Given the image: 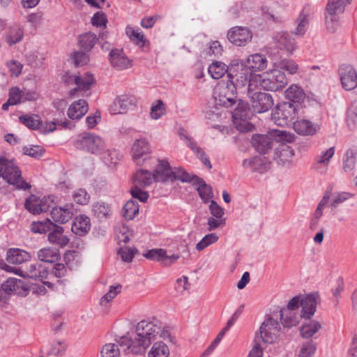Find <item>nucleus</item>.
Returning <instances> with one entry per match:
<instances>
[{
  "label": "nucleus",
  "instance_id": "1",
  "mask_svg": "<svg viewBox=\"0 0 357 357\" xmlns=\"http://www.w3.org/2000/svg\"><path fill=\"white\" fill-rule=\"evenodd\" d=\"M167 333L163 330L160 322L154 323L142 320L135 327V337L134 339L122 337L119 341V346L128 353L135 354H143L146 348L151 344L155 337L159 335L165 337Z\"/></svg>",
  "mask_w": 357,
  "mask_h": 357
},
{
  "label": "nucleus",
  "instance_id": "2",
  "mask_svg": "<svg viewBox=\"0 0 357 357\" xmlns=\"http://www.w3.org/2000/svg\"><path fill=\"white\" fill-rule=\"evenodd\" d=\"M1 268L8 272L14 273L24 278H29L38 280L48 287L52 285L51 282L44 280L47 277L48 271L43 264L39 263L25 264L20 267H13L4 264L1 266Z\"/></svg>",
  "mask_w": 357,
  "mask_h": 357
},
{
  "label": "nucleus",
  "instance_id": "3",
  "mask_svg": "<svg viewBox=\"0 0 357 357\" xmlns=\"http://www.w3.org/2000/svg\"><path fill=\"white\" fill-rule=\"evenodd\" d=\"M0 177L19 189L28 190L31 185L22 178V172L13 160L0 157Z\"/></svg>",
  "mask_w": 357,
  "mask_h": 357
},
{
  "label": "nucleus",
  "instance_id": "4",
  "mask_svg": "<svg viewBox=\"0 0 357 357\" xmlns=\"http://www.w3.org/2000/svg\"><path fill=\"white\" fill-rule=\"evenodd\" d=\"M255 79L262 89L273 91L281 90L288 82L284 73L278 69L271 70L262 75H255Z\"/></svg>",
  "mask_w": 357,
  "mask_h": 357
},
{
  "label": "nucleus",
  "instance_id": "5",
  "mask_svg": "<svg viewBox=\"0 0 357 357\" xmlns=\"http://www.w3.org/2000/svg\"><path fill=\"white\" fill-rule=\"evenodd\" d=\"M238 88L245 86L247 83L254 84L256 82L255 75L252 76V70L243 61L233 62L229 66V80Z\"/></svg>",
  "mask_w": 357,
  "mask_h": 357
},
{
  "label": "nucleus",
  "instance_id": "6",
  "mask_svg": "<svg viewBox=\"0 0 357 357\" xmlns=\"http://www.w3.org/2000/svg\"><path fill=\"white\" fill-rule=\"evenodd\" d=\"M237 86L228 81L218 83L213 91V98L216 105L229 108L237 101Z\"/></svg>",
  "mask_w": 357,
  "mask_h": 357
},
{
  "label": "nucleus",
  "instance_id": "7",
  "mask_svg": "<svg viewBox=\"0 0 357 357\" xmlns=\"http://www.w3.org/2000/svg\"><path fill=\"white\" fill-rule=\"evenodd\" d=\"M300 107L298 105H294L290 102H280L271 114L272 120L276 125L281 127L291 125L297 117Z\"/></svg>",
  "mask_w": 357,
  "mask_h": 357
},
{
  "label": "nucleus",
  "instance_id": "8",
  "mask_svg": "<svg viewBox=\"0 0 357 357\" xmlns=\"http://www.w3.org/2000/svg\"><path fill=\"white\" fill-rule=\"evenodd\" d=\"M155 181H167L180 180L182 182L190 181V174L183 169H178L177 172L172 170L169 163L165 160H160L159 164L154 171Z\"/></svg>",
  "mask_w": 357,
  "mask_h": 357
},
{
  "label": "nucleus",
  "instance_id": "9",
  "mask_svg": "<svg viewBox=\"0 0 357 357\" xmlns=\"http://www.w3.org/2000/svg\"><path fill=\"white\" fill-rule=\"evenodd\" d=\"M76 148L93 154H102L106 148L104 140L98 135L84 132L75 142Z\"/></svg>",
  "mask_w": 357,
  "mask_h": 357
},
{
  "label": "nucleus",
  "instance_id": "10",
  "mask_svg": "<svg viewBox=\"0 0 357 357\" xmlns=\"http://www.w3.org/2000/svg\"><path fill=\"white\" fill-rule=\"evenodd\" d=\"M248 91L255 112L264 113L272 108L273 100L271 94L265 92H255L252 84L248 85Z\"/></svg>",
  "mask_w": 357,
  "mask_h": 357
},
{
  "label": "nucleus",
  "instance_id": "11",
  "mask_svg": "<svg viewBox=\"0 0 357 357\" xmlns=\"http://www.w3.org/2000/svg\"><path fill=\"white\" fill-rule=\"evenodd\" d=\"M281 327L279 321L273 317H268L262 322L258 338L264 343L273 344L280 336Z\"/></svg>",
  "mask_w": 357,
  "mask_h": 357
},
{
  "label": "nucleus",
  "instance_id": "12",
  "mask_svg": "<svg viewBox=\"0 0 357 357\" xmlns=\"http://www.w3.org/2000/svg\"><path fill=\"white\" fill-rule=\"evenodd\" d=\"M132 157L138 166H142L151 158V149L145 139H136L132 146Z\"/></svg>",
  "mask_w": 357,
  "mask_h": 357
},
{
  "label": "nucleus",
  "instance_id": "13",
  "mask_svg": "<svg viewBox=\"0 0 357 357\" xmlns=\"http://www.w3.org/2000/svg\"><path fill=\"white\" fill-rule=\"evenodd\" d=\"M229 40L236 46H245L252 40V31L244 26H234L227 33Z\"/></svg>",
  "mask_w": 357,
  "mask_h": 357
},
{
  "label": "nucleus",
  "instance_id": "14",
  "mask_svg": "<svg viewBox=\"0 0 357 357\" xmlns=\"http://www.w3.org/2000/svg\"><path fill=\"white\" fill-rule=\"evenodd\" d=\"M338 73L344 89L351 91L357 86V73L352 66L343 64L339 68Z\"/></svg>",
  "mask_w": 357,
  "mask_h": 357
},
{
  "label": "nucleus",
  "instance_id": "15",
  "mask_svg": "<svg viewBox=\"0 0 357 357\" xmlns=\"http://www.w3.org/2000/svg\"><path fill=\"white\" fill-rule=\"evenodd\" d=\"M179 135L181 139L185 142L187 145L195 153L197 157L202 161L203 165L208 169H211L212 168V165L209 159L206 156L204 151L197 145V142L192 137H190L188 135L187 132L183 128L179 130Z\"/></svg>",
  "mask_w": 357,
  "mask_h": 357
},
{
  "label": "nucleus",
  "instance_id": "16",
  "mask_svg": "<svg viewBox=\"0 0 357 357\" xmlns=\"http://www.w3.org/2000/svg\"><path fill=\"white\" fill-rule=\"evenodd\" d=\"M109 60L112 67L118 70H124L132 66V60L124 54L122 49H113L109 54Z\"/></svg>",
  "mask_w": 357,
  "mask_h": 357
},
{
  "label": "nucleus",
  "instance_id": "17",
  "mask_svg": "<svg viewBox=\"0 0 357 357\" xmlns=\"http://www.w3.org/2000/svg\"><path fill=\"white\" fill-rule=\"evenodd\" d=\"M135 104V98L128 95L118 96L109 106L112 114H119L126 112L129 108Z\"/></svg>",
  "mask_w": 357,
  "mask_h": 357
},
{
  "label": "nucleus",
  "instance_id": "18",
  "mask_svg": "<svg viewBox=\"0 0 357 357\" xmlns=\"http://www.w3.org/2000/svg\"><path fill=\"white\" fill-rule=\"evenodd\" d=\"M73 81L74 84L77 85V87L73 89L69 92V96L72 98L78 91H88L95 83L93 75L90 73H86L83 75H75Z\"/></svg>",
  "mask_w": 357,
  "mask_h": 357
},
{
  "label": "nucleus",
  "instance_id": "19",
  "mask_svg": "<svg viewBox=\"0 0 357 357\" xmlns=\"http://www.w3.org/2000/svg\"><path fill=\"white\" fill-rule=\"evenodd\" d=\"M276 46L291 54L296 49V43L294 38L286 32H278L274 37Z\"/></svg>",
  "mask_w": 357,
  "mask_h": 357
},
{
  "label": "nucleus",
  "instance_id": "20",
  "mask_svg": "<svg viewBox=\"0 0 357 357\" xmlns=\"http://www.w3.org/2000/svg\"><path fill=\"white\" fill-rule=\"evenodd\" d=\"M25 208L33 214H40L46 212L49 209L48 200L40 199L36 195H30L25 201Z\"/></svg>",
  "mask_w": 357,
  "mask_h": 357
},
{
  "label": "nucleus",
  "instance_id": "21",
  "mask_svg": "<svg viewBox=\"0 0 357 357\" xmlns=\"http://www.w3.org/2000/svg\"><path fill=\"white\" fill-rule=\"evenodd\" d=\"M318 296L310 294L301 298V305L302 310L301 316L303 318L310 319L314 314L317 310Z\"/></svg>",
  "mask_w": 357,
  "mask_h": 357
},
{
  "label": "nucleus",
  "instance_id": "22",
  "mask_svg": "<svg viewBox=\"0 0 357 357\" xmlns=\"http://www.w3.org/2000/svg\"><path fill=\"white\" fill-rule=\"evenodd\" d=\"M293 128L296 133L303 136L314 135L320 129L318 124L309 120L300 119L293 123Z\"/></svg>",
  "mask_w": 357,
  "mask_h": 357
},
{
  "label": "nucleus",
  "instance_id": "23",
  "mask_svg": "<svg viewBox=\"0 0 357 357\" xmlns=\"http://www.w3.org/2000/svg\"><path fill=\"white\" fill-rule=\"evenodd\" d=\"M22 281L16 278H8L0 285V301L6 302L9 296L17 292V289L21 286Z\"/></svg>",
  "mask_w": 357,
  "mask_h": 357
},
{
  "label": "nucleus",
  "instance_id": "24",
  "mask_svg": "<svg viewBox=\"0 0 357 357\" xmlns=\"http://www.w3.org/2000/svg\"><path fill=\"white\" fill-rule=\"evenodd\" d=\"M193 184H197V190L204 203H208L213 197L212 188L207 185L205 181L196 175H190V181Z\"/></svg>",
  "mask_w": 357,
  "mask_h": 357
},
{
  "label": "nucleus",
  "instance_id": "25",
  "mask_svg": "<svg viewBox=\"0 0 357 357\" xmlns=\"http://www.w3.org/2000/svg\"><path fill=\"white\" fill-rule=\"evenodd\" d=\"M274 139L272 135H256L252 137V144L260 153H267L273 146Z\"/></svg>",
  "mask_w": 357,
  "mask_h": 357
},
{
  "label": "nucleus",
  "instance_id": "26",
  "mask_svg": "<svg viewBox=\"0 0 357 357\" xmlns=\"http://www.w3.org/2000/svg\"><path fill=\"white\" fill-rule=\"evenodd\" d=\"M89 105L85 100L80 99L73 102L67 112L68 116L72 120L82 118L88 112Z\"/></svg>",
  "mask_w": 357,
  "mask_h": 357
},
{
  "label": "nucleus",
  "instance_id": "27",
  "mask_svg": "<svg viewBox=\"0 0 357 357\" xmlns=\"http://www.w3.org/2000/svg\"><path fill=\"white\" fill-rule=\"evenodd\" d=\"M63 231L62 227L54 224L47 236L49 242L61 248L67 245L69 238L63 234Z\"/></svg>",
  "mask_w": 357,
  "mask_h": 357
},
{
  "label": "nucleus",
  "instance_id": "28",
  "mask_svg": "<svg viewBox=\"0 0 357 357\" xmlns=\"http://www.w3.org/2000/svg\"><path fill=\"white\" fill-rule=\"evenodd\" d=\"M91 228V222L89 217L81 215L76 217L72 225V231L77 236H84Z\"/></svg>",
  "mask_w": 357,
  "mask_h": 357
},
{
  "label": "nucleus",
  "instance_id": "29",
  "mask_svg": "<svg viewBox=\"0 0 357 357\" xmlns=\"http://www.w3.org/2000/svg\"><path fill=\"white\" fill-rule=\"evenodd\" d=\"M285 97L287 99L292 102L294 105H298L301 107V103L303 102L305 98V93L303 89L297 84H291L285 91Z\"/></svg>",
  "mask_w": 357,
  "mask_h": 357
},
{
  "label": "nucleus",
  "instance_id": "30",
  "mask_svg": "<svg viewBox=\"0 0 357 357\" xmlns=\"http://www.w3.org/2000/svg\"><path fill=\"white\" fill-rule=\"evenodd\" d=\"M301 317H302L297 311L289 310V308L280 310V319L284 327L289 328L296 326L299 323Z\"/></svg>",
  "mask_w": 357,
  "mask_h": 357
},
{
  "label": "nucleus",
  "instance_id": "31",
  "mask_svg": "<svg viewBox=\"0 0 357 357\" xmlns=\"http://www.w3.org/2000/svg\"><path fill=\"white\" fill-rule=\"evenodd\" d=\"M321 328V324L318 321L310 319L301 326V336L304 339H310Z\"/></svg>",
  "mask_w": 357,
  "mask_h": 357
},
{
  "label": "nucleus",
  "instance_id": "32",
  "mask_svg": "<svg viewBox=\"0 0 357 357\" xmlns=\"http://www.w3.org/2000/svg\"><path fill=\"white\" fill-rule=\"evenodd\" d=\"M155 181L154 174L147 170L139 169L133 176V185L146 188Z\"/></svg>",
  "mask_w": 357,
  "mask_h": 357
},
{
  "label": "nucleus",
  "instance_id": "33",
  "mask_svg": "<svg viewBox=\"0 0 357 357\" xmlns=\"http://www.w3.org/2000/svg\"><path fill=\"white\" fill-rule=\"evenodd\" d=\"M24 34V27L18 24L11 26L6 34V40L9 45H13L20 43Z\"/></svg>",
  "mask_w": 357,
  "mask_h": 357
},
{
  "label": "nucleus",
  "instance_id": "34",
  "mask_svg": "<svg viewBox=\"0 0 357 357\" xmlns=\"http://www.w3.org/2000/svg\"><path fill=\"white\" fill-rule=\"evenodd\" d=\"M30 258V255L24 250L17 248L10 249L7 252L6 260L9 264H22Z\"/></svg>",
  "mask_w": 357,
  "mask_h": 357
},
{
  "label": "nucleus",
  "instance_id": "35",
  "mask_svg": "<svg viewBox=\"0 0 357 357\" xmlns=\"http://www.w3.org/2000/svg\"><path fill=\"white\" fill-rule=\"evenodd\" d=\"M246 62L250 70H263L267 67L268 61L265 56L260 54H255L248 57Z\"/></svg>",
  "mask_w": 357,
  "mask_h": 357
},
{
  "label": "nucleus",
  "instance_id": "36",
  "mask_svg": "<svg viewBox=\"0 0 357 357\" xmlns=\"http://www.w3.org/2000/svg\"><path fill=\"white\" fill-rule=\"evenodd\" d=\"M38 258L42 261L52 264L60 259V255L55 248H45L38 252Z\"/></svg>",
  "mask_w": 357,
  "mask_h": 357
},
{
  "label": "nucleus",
  "instance_id": "37",
  "mask_svg": "<svg viewBox=\"0 0 357 357\" xmlns=\"http://www.w3.org/2000/svg\"><path fill=\"white\" fill-rule=\"evenodd\" d=\"M51 216L55 222L64 224L72 218L73 213L68 208L54 207L51 211Z\"/></svg>",
  "mask_w": 357,
  "mask_h": 357
},
{
  "label": "nucleus",
  "instance_id": "38",
  "mask_svg": "<svg viewBox=\"0 0 357 357\" xmlns=\"http://www.w3.org/2000/svg\"><path fill=\"white\" fill-rule=\"evenodd\" d=\"M309 20V13H306L305 10H303L295 22L296 27L291 33L297 36H303L308 28Z\"/></svg>",
  "mask_w": 357,
  "mask_h": 357
},
{
  "label": "nucleus",
  "instance_id": "39",
  "mask_svg": "<svg viewBox=\"0 0 357 357\" xmlns=\"http://www.w3.org/2000/svg\"><path fill=\"white\" fill-rule=\"evenodd\" d=\"M98 41L97 36L91 32L82 34L79 37V45L86 52H90Z\"/></svg>",
  "mask_w": 357,
  "mask_h": 357
},
{
  "label": "nucleus",
  "instance_id": "40",
  "mask_svg": "<svg viewBox=\"0 0 357 357\" xmlns=\"http://www.w3.org/2000/svg\"><path fill=\"white\" fill-rule=\"evenodd\" d=\"M349 3V0H328L326 9L331 15H339L344 11Z\"/></svg>",
  "mask_w": 357,
  "mask_h": 357
},
{
  "label": "nucleus",
  "instance_id": "41",
  "mask_svg": "<svg viewBox=\"0 0 357 357\" xmlns=\"http://www.w3.org/2000/svg\"><path fill=\"white\" fill-rule=\"evenodd\" d=\"M126 33L135 44L140 47L144 46L146 38L139 29H135L133 26L128 25L126 28Z\"/></svg>",
  "mask_w": 357,
  "mask_h": 357
},
{
  "label": "nucleus",
  "instance_id": "42",
  "mask_svg": "<svg viewBox=\"0 0 357 357\" xmlns=\"http://www.w3.org/2000/svg\"><path fill=\"white\" fill-rule=\"evenodd\" d=\"M208 71L211 77L215 79L221 78L225 73H227L229 76V66L221 61H213L209 66Z\"/></svg>",
  "mask_w": 357,
  "mask_h": 357
},
{
  "label": "nucleus",
  "instance_id": "43",
  "mask_svg": "<svg viewBox=\"0 0 357 357\" xmlns=\"http://www.w3.org/2000/svg\"><path fill=\"white\" fill-rule=\"evenodd\" d=\"M357 151L353 149H348L343 158V169L346 172L352 171L356 166Z\"/></svg>",
  "mask_w": 357,
  "mask_h": 357
},
{
  "label": "nucleus",
  "instance_id": "44",
  "mask_svg": "<svg viewBox=\"0 0 357 357\" xmlns=\"http://www.w3.org/2000/svg\"><path fill=\"white\" fill-rule=\"evenodd\" d=\"M20 121L31 130H37L42 126V121L37 114H25L19 117Z\"/></svg>",
  "mask_w": 357,
  "mask_h": 357
},
{
  "label": "nucleus",
  "instance_id": "45",
  "mask_svg": "<svg viewBox=\"0 0 357 357\" xmlns=\"http://www.w3.org/2000/svg\"><path fill=\"white\" fill-rule=\"evenodd\" d=\"M148 356L149 357H168L169 356V347L162 342H155Z\"/></svg>",
  "mask_w": 357,
  "mask_h": 357
},
{
  "label": "nucleus",
  "instance_id": "46",
  "mask_svg": "<svg viewBox=\"0 0 357 357\" xmlns=\"http://www.w3.org/2000/svg\"><path fill=\"white\" fill-rule=\"evenodd\" d=\"M139 213L138 204L132 200H128L123 208V215L127 220H132Z\"/></svg>",
  "mask_w": 357,
  "mask_h": 357
},
{
  "label": "nucleus",
  "instance_id": "47",
  "mask_svg": "<svg viewBox=\"0 0 357 357\" xmlns=\"http://www.w3.org/2000/svg\"><path fill=\"white\" fill-rule=\"evenodd\" d=\"M54 223L48 218L43 221L33 222L31 230L33 233L46 234L51 230Z\"/></svg>",
  "mask_w": 357,
  "mask_h": 357
},
{
  "label": "nucleus",
  "instance_id": "48",
  "mask_svg": "<svg viewBox=\"0 0 357 357\" xmlns=\"http://www.w3.org/2000/svg\"><path fill=\"white\" fill-rule=\"evenodd\" d=\"M278 155L280 161L285 163L291 160L294 153V150L289 145L282 144L278 148Z\"/></svg>",
  "mask_w": 357,
  "mask_h": 357
},
{
  "label": "nucleus",
  "instance_id": "49",
  "mask_svg": "<svg viewBox=\"0 0 357 357\" xmlns=\"http://www.w3.org/2000/svg\"><path fill=\"white\" fill-rule=\"evenodd\" d=\"M102 153L103 154L102 160L108 166L116 165L121 158V155L116 149L103 151Z\"/></svg>",
  "mask_w": 357,
  "mask_h": 357
},
{
  "label": "nucleus",
  "instance_id": "50",
  "mask_svg": "<svg viewBox=\"0 0 357 357\" xmlns=\"http://www.w3.org/2000/svg\"><path fill=\"white\" fill-rule=\"evenodd\" d=\"M121 291V286H110L109 291L102 296L100 301V305L102 306L106 305L108 303L112 301Z\"/></svg>",
  "mask_w": 357,
  "mask_h": 357
},
{
  "label": "nucleus",
  "instance_id": "51",
  "mask_svg": "<svg viewBox=\"0 0 357 357\" xmlns=\"http://www.w3.org/2000/svg\"><path fill=\"white\" fill-rule=\"evenodd\" d=\"M317 349V344L310 340L302 344L298 354L299 357H311Z\"/></svg>",
  "mask_w": 357,
  "mask_h": 357
},
{
  "label": "nucleus",
  "instance_id": "52",
  "mask_svg": "<svg viewBox=\"0 0 357 357\" xmlns=\"http://www.w3.org/2000/svg\"><path fill=\"white\" fill-rule=\"evenodd\" d=\"M116 238L118 243H127L130 241V237L132 236L131 231L127 226L122 225L116 229Z\"/></svg>",
  "mask_w": 357,
  "mask_h": 357
},
{
  "label": "nucleus",
  "instance_id": "53",
  "mask_svg": "<svg viewBox=\"0 0 357 357\" xmlns=\"http://www.w3.org/2000/svg\"><path fill=\"white\" fill-rule=\"evenodd\" d=\"M92 211L93 215L100 220L106 218L110 211L109 207L102 202H97L95 204Z\"/></svg>",
  "mask_w": 357,
  "mask_h": 357
},
{
  "label": "nucleus",
  "instance_id": "54",
  "mask_svg": "<svg viewBox=\"0 0 357 357\" xmlns=\"http://www.w3.org/2000/svg\"><path fill=\"white\" fill-rule=\"evenodd\" d=\"M218 236L215 233H211L206 235L197 245L196 249L198 251H202L208 246L215 243L218 240Z\"/></svg>",
  "mask_w": 357,
  "mask_h": 357
},
{
  "label": "nucleus",
  "instance_id": "55",
  "mask_svg": "<svg viewBox=\"0 0 357 357\" xmlns=\"http://www.w3.org/2000/svg\"><path fill=\"white\" fill-rule=\"evenodd\" d=\"M143 188V187L133 185V186L130 190V192L132 198L137 199L139 201L145 203L146 202L149 195L146 191L144 190Z\"/></svg>",
  "mask_w": 357,
  "mask_h": 357
},
{
  "label": "nucleus",
  "instance_id": "56",
  "mask_svg": "<svg viewBox=\"0 0 357 357\" xmlns=\"http://www.w3.org/2000/svg\"><path fill=\"white\" fill-rule=\"evenodd\" d=\"M119 346L115 344H107L101 350L102 357H119Z\"/></svg>",
  "mask_w": 357,
  "mask_h": 357
},
{
  "label": "nucleus",
  "instance_id": "57",
  "mask_svg": "<svg viewBox=\"0 0 357 357\" xmlns=\"http://www.w3.org/2000/svg\"><path fill=\"white\" fill-rule=\"evenodd\" d=\"M73 200L81 205L87 204L90 200V195L86 190L80 188L74 192L73 194Z\"/></svg>",
  "mask_w": 357,
  "mask_h": 357
},
{
  "label": "nucleus",
  "instance_id": "58",
  "mask_svg": "<svg viewBox=\"0 0 357 357\" xmlns=\"http://www.w3.org/2000/svg\"><path fill=\"white\" fill-rule=\"evenodd\" d=\"M335 153V147H330L328 149L322 151L319 155L315 158L317 164L327 165Z\"/></svg>",
  "mask_w": 357,
  "mask_h": 357
},
{
  "label": "nucleus",
  "instance_id": "59",
  "mask_svg": "<svg viewBox=\"0 0 357 357\" xmlns=\"http://www.w3.org/2000/svg\"><path fill=\"white\" fill-rule=\"evenodd\" d=\"M165 113V107L161 100H158L155 105L151 108L150 115L154 119L160 118Z\"/></svg>",
  "mask_w": 357,
  "mask_h": 357
},
{
  "label": "nucleus",
  "instance_id": "60",
  "mask_svg": "<svg viewBox=\"0 0 357 357\" xmlns=\"http://www.w3.org/2000/svg\"><path fill=\"white\" fill-rule=\"evenodd\" d=\"M23 91L20 90L18 87H12L9 90V103L11 102L13 105L20 104L22 100Z\"/></svg>",
  "mask_w": 357,
  "mask_h": 357
},
{
  "label": "nucleus",
  "instance_id": "61",
  "mask_svg": "<svg viewBox=\"0 0 357 357\" xmlns=\"http://www.w3.org/2000/svg\"><path fill=\"white\" fill-rule=\"evenodd\" d=\"M107 23V17L105 13L99 11L96 13L91 18V24L97 27L105 28Z\"/></svg>",
  "mask_w": 357,
  "mask_h": 357
},
{
  "label": "nucleus",
  "instance_id": "62",
  "mask_svg": "<svg viewBox=\"0 0 357 357\" xmlns=\"http://www.w3.org/2000/svg\"><path fill=\"white\" fill-rule=\"evenodd\" d=\"M347 121L351 128H354L357 126V102H354L349 108Z\"/></svg>",
  "mask_w": 357,
  "mask_h": 357
},
{
  "label": "nucleus",
  "instance_id": "63",
  "mask_svg": "<svg viewBox=\"0 0 357 357\" xmlns=\"http://www.w3.org/2000/svg\"><path fill=\"white\" fill-rule=\"evenodd\" d=\"M137 252V250L135 248L131 249L128 247H124L120 248L118 253L123 261L131 262Z\"/></svg>",
  "mask_w": 357,
  "mask_h": 357
},
{
  "label": "nucleus",
  "instance_id": "64",
  "mask_svg": "<svg viewBox=\"0 0 357 357\" xmlns=\"http://www.w3.org/2000/svg\"><path fill=\"white\" fill-rule=\"evenodd\" d=\"M223 50L220 43L215 40L213 41L208 47L206 50V55L209 56H214L215 57L218 56L222 54Z\"/></svg>",
  "mask_w": 357,
  "mask_h": 357
}]
</instances>
